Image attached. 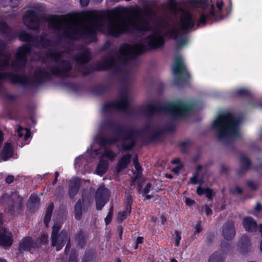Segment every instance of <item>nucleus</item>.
Returning a JSON list of instances; mask_svg holds the SVG:
<instances>
[{"instance_id": "obj_18", "label": "nucleus", "mask_w": 262, "mask_h": 262, "mask_svg": "<svg viewBox=\"0 0 262 262\" xmlns=\"http://www.w3.org/2000/svg\"><path fill=\"white\" fill-rule=\"evenodd\" d=\"M132 155L129 154L123 155L118 161L116 166V172L120 173L122 170L126 168L130 162Z\"/></svg>"}, {"instance_id": "obj_54", "label": "nucleus", "mask_w": 262, "mask_h": 262, "mask_svg": "<svg viewBox=\"0 0 262 262\" xmlns=\"http://www.w3.org/2000/svg\"><path fill=\"white\" fill-rule=\"evenodd\" d=\"M198 178L192 177L190 179V182L193 184H196L198 183Z\"/></svg>"}, {"instance_id": "obj_20", "label": "nucleus", "mask_w": 262, "mask_h": 262, "mask_svg": "<svg viewBox=\"0 0 262 262\" xmlns=\"http://www.w3.org/2000/svg\"><path fill=\"white\" fill-rule=\"evenodd\" d=\"M39 201L40 199L37 195H31L27 203L28 208L32 211H36L39 206Z\"/></svg>"}, {"instance_id": "obj_3", "label": "nucleus", "mask_w": 262, "mask_h": 262, "mask_svg": "<svg viewBox=\"0 0 262 262\" xmlns=\"http://www.w3.org/2000/svg\"><path fill=\"white\" fill-rule=\"evenodd\" d=\"M194 105L195 104L193 102L177 100L173 103L166 105L154 106L152 104H148L144 106L143 111L148 116L155 114L168 113L172 117L170 122L161 130L152 132L150 135V139L151 140H158L161 137L163 133L172 131L174 127V118L185 116L192 110Z\"/></svg>"}, {"instance_id": "obj_26", "label": "nucleus", "mask_w": 262, "mask_h": 262, "mask_svg": "<svg viewBox=\"0 0 262 262\" xmlns=\"http://www.w3.org/2000/svg\"><path fill=\"white\" fill-rule=\"evenodd\" d=\"M53 209L54 205L53 203H51L47 209L46 215L44 217V223L47 226L51 220Z\"/></svg>"}, {"instance_id": "obj_51", "label": "nucleus", "mask_w": 262, "mask_h": 262, "mask_svg": "<svg viewBox=\"0 0 262 262\" xmlns=\"http://www.w3.org/2000/svg\"><path fill=\"white\" fill-rule=\"evenodd\" d=\"M205 211L207 215H209L211 214L212 213V210L208 205L205 206Z\"/></svg>"}, {"instance_id": "obj_48", "label": "nucleus", "mask_w": 262, "mask_h": 262, "mask_svg": "<svg viewBox=\"0 0 262 262\" xmlns=\"http://www.w3.org/2000/svg\"><path fill=\"white\" fill-rule=\"evenodd\" d=\"M229 170L228 167L224 165H222L221 166V173H227Z\"/></svg>"}, {"instance_id": "obj_24", "label": "nucleus", "mask_w": 262, "mask_h": 262, "mask_svg": "<svg viewBox=\"0 0 262 262\" xmlns=\"http://www.w3.org/2000/svg\"><path fill=\"white\" fill-rule=\"evenodd\" d=\"M224 254L217 252H214L208 259V262H224Z\"/></svg>"}, {"instance_id": "obj_21", "label": "nucleus", "mask_w": 262, "mask_h": 262, "mask_svg": "<svg viewBox=\"0 0 262 262\" xmlns=\"http://www.w3.org/2000/svg\"><path fill=\"white\" fill-rule=\"evenodd\" d=\"M13 150L12 145L9 143L5 144L3 149L0 155L1 158L3 160H7L12 156Z\"/></svg>"}, {"instance_id": "obj_17", "label": "nucleus", "mask_w": 262, "mask_h": 262, "mask_svg": "<svg viewBox=\"0 0 262 262\" xmlns=\"http://www.w3.org/2000/svg\"><path fill=\"white\" fill-rule=\"evenodd\" d=\"M251 243L249 237L247 235H243L238 244V250L242 254L247 253L250 250Z\"/></svg>"}, {"instance_id": "obj_40", "label": "nucleus", "mask_w": 262, "mask_h": 262, "mask_svg": "<svg viewBox=\"0 0 262 262\" xmlns=\"http://www.w3.org/2000/svg\"><path fill=\"white\" fill-rule=\"evenodd\" d=\"M221 247L222 251L226 252L229 249L230 245L226 242H223L221 243Z\"/></svg>"}, {"instance_id": "obj_30", "label": "nucleus", "mask_w": 262, "mask_h": 262, "mask_svg": "<svg viewBox=\"0 0 262 262\" xmlns=\"http://www.w3.org/2000/svg\"><path fill=\"white\" fill-rule=\"evenodd\" d=\"M17 133L19 137H23L24 136V132H25V135L24 136V138L25 140H27L30 136V132L28 129H25L22 127H19L17 129Z\"/></svg>"}, {"instance_id": "obj_34", "label": "nucleus", "mask_w": 262, "mask_h": 262, "mask_svg": "<svg viewBox=\"0 0 262 262\" xmlns=\"http://www.w3.org/2000/svg\"><path fill=\"white\" fill-rule=\"evenodd\" d=\"M36 241L39 244V246L41 244H47L49 242L48 236L46 234H42L38 237V240Z\"/></svg>"}, {"instance_id": "obj_56", "label": "nucleus", "mask_w": 262, "mask_h": 262, "mask_svg": "<svg viewBox=\"0 0 262 262\" xmlns=\"http://www.w3.org/2000/svg\"><path fill=\"white\" fill-rule=\"evenodd\" d=\"M80 3L82 6H86L89 3V0H80Z\"/></svg>"}, {"instance_id": "obj_59", "label": "nucleus", "mask_w": 262, "mask_h": 262, "mask_svg": "<svg viewBox=\"0 0 262 262\" xmlns=\"http://www.w3.org/2000/svg\"><path fill=\"white\" fill-rule=\"evenodd\" d=\"M223 6V3L222 2H217L216 7L219 10H221Z\"/></svg>"}, {"instance_id": "obj_49", "label": "nucleus", "mask_w": 262, "mask_h": 262, "mask_svg": "<svg viewBox=\"0 0 262 262\" xmlns=\"http://www.w3.org/2000/svg\"><path fill=\"white\" fill-rule=\"evenodd\" d=\"M14 180V176L12 175L8 176L5 179L6 183L8 184L11 183Z\"/></svg>"}, {"instance_id": "obj_53", "label": "nucleus", "mask_w": 262, "mask_h": 262, "mask_svg": "<svg viewBox=\"0 0 262 262\" xmlns=\"http://www.w3.org/2000/svg\"><path fill=\"white\" fill-rule=\"evenodd\" d=\"M254 209L256 211L260 212L262 210V206L259 203H257Z\"/></svg>"}, {"instance_id": "obj_1", "label": "nucleus", "mask_w": 262, "mask_h": 262, "mask_svg": "<svg viewBox=\"0 0 262 262\" xmlns=\"http://www.w3.org/2000/svg\"><path fill=\"white\" fill-rule=\"evenodd\" d=\"M114 11L115 14L111 17L93 14L88 17L86 22L82 24L64 21L56 16L50 17L48 19L49 27L56 31L63 30L62 36L59 38L57 42L52 41L47 34L33 36L25 31L19 32L17 35L18 39L27 43L18 48L16 58L11 64L12 69L20 70L25 66L27 55L33 47L47 49L45 62H49L47 68L42 67L35 71L33 79L35 83H41L50 79L51 73L64 78L77 76L78 73L86 75L95 71L113 68L114 74L121 75L123 86L119 93L118 100L105 104L102 107V112L120 110L127 113V43L121 45L115 55L111 53L103 57L95 66L86 65L92 58V54L86 47L80 46L72 58L74 68H72L70 61L66 59L70 56V51L65 52L59 49L63 37L72 40L88 39L92 42L95 40L97 31L113 37H118L127 32V19L121 15V11L117 9Z\"/></svg>"}, {"instance_id": "obj_15", "label": "nucleus", "mask_w": 262, "mask_h": 262, "mask_svg": "<svg viewBox=\"0 0 262 262\" xmlns=\"http://www.w3.org/2000/svg\"><path fill=\"white\" fill-rule=\"evenodd\" d=\"M242 225L245 230L249 232H254L257 229L256 222L251 216H246L243 219Z\"/></svg>"}, {"instance_id": "obj_35", "label": "nucleus", "mask_w": 262, "mask_h": 262, "mask_svg": "<svg viewBox=\"0 0 262 262\" xmlns=\"http://www.w3.org/2000/svg\"><path fill=\"white\" fill-rule=\"evenodd\" d=\"M113 214V206H112L110 209V211L107 214V215L105 219V225H107L112 221V216Z\"/></svg>"}, {"instance_id": "obj_39", "label": "nucleus", "mask_w": 262, "mask_h": 262, "mask_svg": "<svg viewBox=\"0 0 262 262\" xmlns=\"http://www.w3.org/2000/svg\"><path fill=\"white\" fill-rule=\"evenodd\" d=\"M132 203H133L132 196L130 195H127L126 197V207H127L128 211H129V209H132Z\"/></svg>"}, {"instance_id": "obj_16", "label": "nucleus", "mask_w": 262, "mask_h": 262, "mask_svg": "<svg viewBox=\"0 0 262 262\" xmlns=\"http://www.w3.org/2000/svg\"><path fill=\"white\" fill-rule=\"evenodd\" d=\"M12 244L11 233L6 229L0 230V245L9 247Z\"/></svg>"}, {"instance_id": "obj_8", "label": "nucleus", "mask_w": 262, "mask_h": 262, "mask_svg": "<svg viewBox=\"0 0 262 262\" xmlns=\"http://www.w3.org/2000/svg\"><path fill=\"white\" fill-rule=\"evenodd\" d=\"M61 226L56 224L52 227L51 235V246L56 247L57 251L62 248L64 244L70 238L68 237V233L66 230H62L60 232Z\"/></svg>"}, {"instance_id": "obj_38", "label": "nucleus", "mask_w": 262, "mask_h": 262, "mask_svg": "<svg viewBox=\"0 0 262 262\" xmlns=\"http://www.w3.org/2000/svg\"><path fill=\"white\" fill-rule=\"evenodd\" d=\"M235 93L236 95L241 96L250 95V92L246 89H240Z\"/></svg>"}, {"instance_id": "obj_25", "label": "nucleus", "mask_w": 262, "mask_h": 262, "mask_svg": "<svg viewBox=\"0 0 262 262\" xmlns=\"http://www.w3.org/2000/svg\"><path fill=\"white\" fill-rule=\"evenodd\" d=\"M210 16L214 18L215 17V14L214 13V7L213 6H211V10L209 11L208 14H202L200 18L199 19V24H202L205 25L206 24V18Z\"/></svg>"}, {"instance_id": "obj_42", "label": "nucleus", "mask_w": 262, "mask_h": 262, "mask_svg": "<svg viewBox=\"0 0 262 262\" xmlns=\"http://www.w3.org/2000/svg\"><path fill=\"white\" fill-rule=\"evenodd\" d=\"M134 166H135L136 169L138 171V173L139 172V175H140V174L141 173L142 169V167H141L140 163L137 161H135Z\"/></svg>"}, {"instance_id": "obj_11", "label": "nucleus", "mask_w": 262, "mask_h": 262, "mask_svg": "<svg viewBox=\"0 0 262 262\" xmlns=\"http://www.w3.org/2000/svg\"><path fill=\"white\" fill-rule=\"evenodd\" d=\"M110 192L104 185L100 186L95 194L96 208L101 210L105 204L109 201Z\"/></svg>"}, {"instance_id": "obj_19", "label": "nucleus", "mask_w": 262, "mask_h": 262, "mask_svg": "<svg viewBox=\"0 0 262 262\" xmlns=\"http://www.w3.org/2000/svg\"><path fill=\"white\" fill-rule=\"evenodd\" d=\"M241 168L237 171V174L241 176L247 171L251 165V161L245 155H241L240 156Z\"/></svg>"}, {"instance_id": "obj_52", "label": "nucleus", "mask_w": 262, "mask_h": 262, "mask_svg": "<svg viewBox=\"0 0 262 262\" xmlns=\"http://www.w3.org/2000/svg\"><path fill=\"white\" fill-rule=\"evenodd\" d=\"M151 186V184L150 183H148L146 184V185L143 190L145 193H147L149 192Z\"/></svg>"}, {"instance_id": "obj_32", "label": "nucleus", "mask_w": 262, "mask_h": 262, "mask_svg": "<svg viewBox=\"0 0 262 262\" xmlns=\"http://www.w3.org/2000/svg\"><path fill=\"white\" fill-rule=\"evenodd\" d=\"M94 259V253L92 251L85 252L82 262H93Z\"/></svg>"}, {"instance_id": "obj_64", "label": "nucleus", "mask_w": 262, "mask_h": 262, "mask_svg": "<svg viewBox=\"0 0 262 262\" xmlns=\"http://www.w3.org/2000/svg\"><path fill=\"white\" fill-rule=\"evenodd\" d=\"M169 3L172 6H174L176 4L174 0H169Z\"/></svg>"}, {"instance_id": "obj_58", "label": "nucleus", "mask_w": 262, "mask_h": 262, "mask_svg": "<svg viewBox=\"0 0 262 262\" xmlns=\"http://www.w3.org/2000/svg\"><path fill=\"white\" fill-rule=\"evenodd\" d=\"M109 47H110V45L108 43H106V44L104 45L101 48L100 51H105Z\"/></svg>"}, {"instance_id": "obj_27", "label": "nucleus", "mask_w": 262, "mask_h": 262, "mask_svg": "<svg viewBox=\"0 0 262 262\" xmlns=\"http://www.w3.org/2000/svg\"><path fill=\"white\" fill-rule=\"evenodd\" d=\"M108 89L105 84L98 85L94 88V92L97 95H100L105 93Z\"/></svg>"}, {"instance_id": "obj_46", "label": "nucleus", "mask_w": 262, "mask_h": 262, "mask_svg": "<svg viewBox=\"0 0 262 262\" xmlns=\"http://www.w3.org/2000/svg\"><path fill=\"white\" fill-rule=\"evenodd\" d=\"M205 189H206V188H203L201 187H198L196 189V192L199 195H202L205 193V191H206Z\"/></svg>"}, {"instance_id": "obj_2", "label": "nucleus", "mask_w": 262, "mask_h": 262, "mask_svg": "<svg viewBox=\"0 0 262 262\" xmlns=\"http://www.w3.org/2000/svg\"><path fill=\"white\" fill-rule=\"evenodd\" d=\"M105 126L111 131V134L100 138L101 146H110L121 140V147L124 151L131 150L136 144L137 137L149 128L148 126L143 129L137 130L113 120L106 121Z\"/></svg>"}, {"instance_id": "obj_28", "label": "nucleus", "mask_w": 262, "mask_h": 262, "mask_svg": "<svg viewBox=\"0 0 262 262\" xmlns=\"http://www.w3.org/2000/svg\"><path fill=\"white\" fill-rule=\"evenodd\" d=\"M20 0H1V4L4 7L9 6L13 8L17 7Z\"/></svg>"}, {"instance_id": "obj_37", "label": "nucleus", "mask_w": 262, "mask_h": 262, "mask_svg": "<svg viewBox=\"0 0 262 262\" xmlns=\"http://www.w3.org/2000/svg\"><path fill=\"white\" fill-rule=\"evenodd\" d=\"M175 235H173V238L175 240V245H176V246H178L180 244V241L181 239V232L180 231H176L175 232Z\"/></svg>"}, {"instance_id": "obj_62", "label": "nucleus", "mask_w": 262, "mask_h": 262, "mask_svg": "<svg viewBox=\"0 0 262 262\" xmlns=\"http://www.w3.org/2000/svg\"><path fill=\"white\" fill-rule=\"evenodd\" d=\"M140 177V175H139V172L137 173V174H136V176L133 178V182H135L137 179Z\"/></svg>"}, {"instance_id": "obj_29", "label": "nucleus", "mask_w": 262, "mask_h": 262, "mask_svg": "<svg viewBox=\"0 0 262 262\" xmlns=\"http://www.w3.org/2000/svg\"><path fill=\"white\" fill-rule=\"evenodd\" d=\"M131 209L128 211L127 207L125 208V210L119 212L118 214L117 221L119 223H121L126 218L127 216L130 214Z\"/></svg>"}, {"instance_id": "obj_33", "label": "nucleus", "mask_w": 262, "mask_h": 262, "mask_svg": "<svg viewBox=\"0 0 262 262\" xmlns=\"http://www.w3.org/2000/svg\"><path fill=\"white\" fill-rule=\"evenodd\" d=\"M0 31L6 34H9L10 33V28L6 23L0 21Z\"/></svg>"}, {"instance_id": "obj_36", "label": "nucleus", "mask_w": 262, "mask_h": 262, "mask_svg": "<svg viewBox=\"0 0 262 262\" xmlns=\"http://www.w3.org/2000/svg\"><path fill=\"white\" fill-rule=\"evenodd\" d=\"M78 254L75 251L72 250L70 254L68 262H77Z\"/></svg>"}, {"instance_id": "obj_44", "label": "nucleus", "mask_w": 262, "mask_h": 262, "mask_svg": "<svg viewBox=\"0 0 262 262\" xmlns=\"http://www.w3.org/2000/svg\"><path fill=\"white\" fill-rule=\"evenodd\" d=\"M189 142L187 141H183L181 142L180 144V146L182 148V151L183 152L186 151V147L187 145L189 144Z\"/></svg>"}, {"instance_id": "obj_43", "label": "nucleus", "mask_w": 262, "mask_h": 262, "mask_svg": "<svg viewBox=\"0 0 262 262\" xmlns=\"http://www.w3.org/2000/svg\"><path fill=\"white\" fill-rule=\"evenodd\" d=\"M248 186L251 189V190H256L257 189V187L255 183L253 182L252 181H248L247 183Z\"/></svg>"}, {"instance_id": "obj_22", "label": "nucleus", "mask_w": 262, "mask_h": 262, "mask_svg": "<svg viewBox=\"0 0 262 262\" xmlns=\"http://www.w3.org/2000/svg\"><path fill=\"white\" fill-rule=\"evenodd\" d=\"M87 236L84 232L80 231L75 236V239L78 247L82 248L85 245Z\"/></svg>"}, {"instance_id": "obj_10", "label": "nucleus", "mask_w": 262, "mask_h": 262, "mask_svg": "<svg viewBox=\"0 0 262 262\" xmlns=\"http://www.w3.org/2000/svg\"><path fill=\"white\" fill-rule=\"evenodd\" d=\"M91 196L82 194L81 199H79L75 205V215L77 220H80L82 215V211H87L92 203Z\"/></svg>"}, {"instance_id": "obj_61", "label": "nucleus", "mask_w": 262, "mask_h": 262, "mask_svg": "<svg viewBox=\"0 0 262 262\" xmlns=\"http://www.w3.org/2000/svg\"><path fill=\"white\" fill-rule=\"evenodd\" d=\"M160 218H161V220L162 224H163L166 222V217H165L164 215H161Z\"/></svg>"}, {"instance_id": "obj_60", "label": "nucleus", "mask_w": 262, "mask_h": 262, "mask_svg": "<svg viewBox=\"0 0 262 262\" xmlns=\"http://www.w3.org/2000/svg\"><path fill=\"white\" fill-rule=\"evenodd\" d=\"M235 191L238 194H241L242 193V189L241 188H240L239 187H236Z\"/></svg>"}, {"instance_id": "obj_12", "label": "nucleus", "mask_w": 262, "mask_h": 262, "mask_svg": "<svg viewBox=\"0 0 262 262\" xmlns=\"http://www.w3.org/2000/svg\"><path fill=\"white\" fill-rule=\"evenodd\" d=\"M222 237L226 241L232 240L236 234L234 223L231 220H228L223 225L221 229Z\"/></svg>"}, {"instance_id": "obj_63", "label": "nucleus", "mask_w": 262, "mask_h": 262, "mask_svg": "<svg viewBox=\"0 0 262 262\" xmlns=\"http://www.w3.org/2000/svg\"><path fill=\"white\" fill-rule=\"evenodd\" d=\"M207 238L208 243H210L212 240L213 236L211 235H209L207 237Z\"/></svg>"}, {"instance_id": "obj_6", "label": "nucleus", "mask_w": 262, "mask_h": 262, "mask_svg": "<svg viewBox=\"0 0 262 262\" xmlns=\"http://www.w3.org/2000/svg\"><path fill=\"white\" fill-rule=\"evenodd\" d=\"M44 8L40 4L33 5L31 9L26 12L23 20L24 25L29 29L37 30L40 25L41 20L42 19V13Z\"/></svg>"}, {"instance_id": "obj_55", "label": "nucleus", "mask_w": 262, "mask_h": 262, "mask_svg": "<svg viewBox=\"0 0 262 262\" xmlns=\"http://www.w3.org/2000/svg\"><path fill=\"white\" fill-rule=\"evenodd\" d=\"M202 230V228L201 226V225L200 224H198L196 225V227H195V231L194 232L195 233H200V232H201Z\"/></svg>"}, {"instance_id": "obj_50", "label": "nucleus", "mask_w": 262, "mask_h": 262, "mask_svg": "<svg viewBox=\"0 0 262 262\" xmlns=\"http://www.w3.org/2000/svg\"><path fill=\"white\" fill-rule=\"evenodd\" d=\"M67 242H68V243L66 245L65 251H64L66 254H67L68 253V252L69 251V250L71 247V243H70V238Z\"/></svg>"}, {"instance_id": "obj_4", "label": "nucleus", "mask_w": 262, "mask_h": 262, "mask_svg": "<svg viewBox=\"0 0 262 262\" xmlns=\"http://www.w3.org/2000/svg\"><path fill=\"white\" fill-rule=\"evenodd\" d=\"M239 117L230 111L219 114L212 124V128L218 141L226 142L240 136Z\"/></svg>"}, {"instance_id": "obj_31", "label": "nucleus", "mask_w": 262, "mask_h": 262, "mask_svg": "<svg viewBox=\"0 0 262 262\" xmlns=\"http://www.w3.org/2000/svg\"><path fill=\"white\" fill-rule=\"evenodd\" d=\"M101 157H106L111 161H113L116 157V155L112 150L110 149H106L104 151Z\"/></svg>"}, {"instance_id": "obj_13", "label": "nucleus", "mask_w": 262, "mask_h": 262, "mask_svg": "<svg viewBox=\"0 0 262 262\" xmlns=\"http://www.w3.org/2000/svg\"><path fill=\"white\" fill-rule=\"evenodd\" d=\"M39 248V244L37 241H34L30 236H26L20 242L18 251L20 253H23L24 251L30 250L32 248Z\"/></svg>"}, {"instance_id": "obj_41", "label": "nucleus", "mask_w": 262, "mask_h": 262, "mask_svg": "<svg viewBox=\"0 0 262 262\" xmlns=\"http://www.w3.org/2000/svg\"><path fill=\"white\" fill-rule=\"evenodd\" d=\"M205 193L206 194V196L209 199L211 200L212 196L213 195L212 190L207 188L206 189H205Z\"/></svg>"}, {"instance_id": "obj_7", "label": "nucleus", "mask_w": 262, "mask_h": 262, "mask_svg": "<svg viewBox=\"0 0 262 262\" xmlns=\"http://www.w3.org/2000/svg\"><path fill=\"white\" fill-rule=\"evenodd\" d=\"M22 201L23 198L17 192H13L11 194L5 193L1 198L2 203L8 205V211L11 215L19 212L22 207Z\"/></svg>"}, {"instance_id": "obj_9", "label": "nucleus", "mask_w": 262, "mask_h": 262, "mask_svg": "<svg viewBox=\"0 0 262 262\" xmlns=\"http://www.w3.org/2000/svg\"><path fill=\"white\" fill-rule=\"evenodd\" d=\"M172 73L175 77L174 84L177 86L181 85L180 81L186 82L190 78V75L187 71L184 62L179 57L175 59Z\"/></svg>"}, {"instance_id": "obj_5", "label": "nucleus", "mask_w": 262, "mask_h": 262, "mask_svg": "<svg viewBox=\"0 0 262 262\" xmlns=\"http://www.w3.org/2000/svg\"><path fill=\"white\" fill-rule=\"evenodd\" d=\"M6 48V43L3 41H0V71L6 70L10 67V60L11 54H5L4 51ZM9 79L14 84L22 85L29 83V78L26 74L18 75L12 73L0 72V88H1V81Z\"/></svg>"}, {"instance_id": "obj_45", "label": "nucleus", "mask_w": 262, "mask_h": 262, "mask_svg": "<svg viewBox=\"0 0 262 262\" xmlns=\"http://www.w3.org/2000/svg\"><path fill=\"white\" fill-rule=\"evenodd\" d=\"M143 238L142 237L139 236L137 237V238L136 239V245L135 246V249L138 248L139 244H142L143 243Z\"/></svg>"}, {"instance_id": "obj_14", "label": "nucleus", "mask_w": 262, "mask_h": 262, "mask_svg": "<svg viewBox=\"0 0 262 262\" xmlns=\"http://www.w3.org/2000/svg\"><path fill=\"white\" fill-rule=\"evenodd\" d=\"M80 185V180L77 177L68 181V194L70 199H73L77 194Z\"/></svg>"}, {"instance_id": "obj_47", "label": "nucleus", "mask_w": 262, "mask_h": 262, "mask_svg": "<svg viewBox=\"0 0 262 262\" xmlns=\"http://www.w3.org/2000/svg\"><path fill=\"white\" fill-rule=\"evenodd\" d=\"M185 203L188 206H191L193 204H195V202L194 200H192L188 198H186L185 199Z\"/></svg>"}, {"instance_id": "obj_23", "label": "nucleus", "mask_w": 262, "mask_h": 262, "mask_svg": "<svg viewBox=\"0 0 262 262\" xmlns=\"http://www.w3.org/2000/svg\"><path fill=\"white\" fill-rule=\"evenodd\" d=\"M108 163L107 160L101 159L100 160L96 169L97 174L102 176L106 171L107 169Z\"/></svg>"}, {"instance_id": "obj_57", "label": "nucleus", "mask_w": 262, "mask_h": 262, "mask_svg": "<svg viewBox=\"0 0 262 262\" xmlns=\"http://www.w3.org/2000/svg\"><path fill=\"white\" fill-rule=\"evenodd\" d=\"M181 169V166H177L175 168H173L172 169V171L174 173H179V172H180V169Z\"/></svg>"}]
</instances>
